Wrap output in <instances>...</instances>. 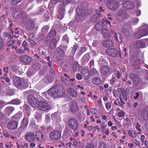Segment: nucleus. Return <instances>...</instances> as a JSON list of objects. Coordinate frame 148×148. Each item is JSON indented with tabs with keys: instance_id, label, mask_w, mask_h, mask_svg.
I'll use <instances>...</instances> for the list:
<instances>
[{
	"instance_id": "nucleus-1",
	"label": "nucleus",
	"mask_w": 148,
	"mask_h": 148,
	"mask_svg": "<svg viewBox=\"0 0 148 148\" xmlns=\"http://www.w3.org/2000/svg\"><path fill=\"white\" fill-rule=\"evenodd\" d=\"M148 35V25L143 24L140 28L139 30L135 33V36L136 38L140 39L142 37Z\"/></svg>"
},
{
	"instance_id": "nucleus-2",
	"label": "nucleus",
	"mask_w": 148,
	"mask_h": 148,
	"mask_svg": "<svg viewBox=\"0 0 148 148\" xmlns=\"http://www.w3.org/2000/svg\"><path fill=\"white\" fill-rule=\"evenodd\" d=\"M50 88L52 92L51 96L54 98H57L62 96L65 92L63 87L62 86L59 87L51 88Z\"/></svg>"
},
{
	"instance_id": "nucleus-3",
	"label": "nucleus",
	"mask_w": 148,
	"mask_h": 148,
	"mask_svg": "<svg viewBox=\"0 0 148 148\" xmlns=\"http://www.w3.org/2000/svg\"><path fill=\"white\" fill-rule=\"evenodd\" d=\"M13 80L14 85L17 87L23 88L26 86V84L21 78L14 76L13 77Z\"/></svg>"
},
{
	"instance_id": "nucleus-4",
	"label": "nucleus",
	"mask_w": 148,
	"mask_h": 148,
	"mask_svg": "<svg viewBox=\"0 0 148 148\" xmlns=\"http://www.w3.org/2000/svg\"><path fill=\"white\" fill-rule=\"evenodd\" d=\"M106 5L110 9L114 10L117 8L119 3L115 0H109L107 3Z\"/></svg>"
},
{
	"instance_id": "nucleus-5",
	"label": "nucleus",
	"mask_w": 148,
	"mask_h": 148,
	"mask_svg": "<svg viewBox=\"0 0 148 148\" xmlns=\"http://www.w3.org/2000/svg\"><path fill=\"white\" fill-rule=\"evenodd\" d=\"M27 100L30 104L34 107H38L39 101L32 95H29L27 97Z\"/></svg>"
},
{
	"instance_id": "nucleus-6",
	"label": "nucleus",
	"mask_w": 148,
	"mask_h": 148,
	"mask_svg": "<svg viewBox=\"0 0 148 148\" xmlns=\"http://www.w3.org/2000/svg\"><path fill=\"white\" fill-rule=\"evenodd\" d=\"M38 107L40 110L43 111L49 110L51 108L49 104L48 103L43 101L39 102Z\"/></svg>"
},
{
	"instance_id": "nucleus-7",
	"label": "nucleus",
	"mask_w": 148,
	"mask_h": 148,
	"mask_svg": "<svg viewBox=\"0 0 148 148\" xmlns=\"http://www.w3.org/2000/svg\"><path fill=\"white\" fill-rule=\"evenodd\" d=\"M128 17L129 15L127 12L122 10H119L117 14V18L120 21H122Z\"/></svg>"
},
{
	"instance_id": "nucleus-8",
	"label": "nucleus",
	"mask_w": 148,
	"mask_h": 148,
	"mask_svg": "<svg viewBox=\"0 0 148 148\" xmlns=\"http://www.w3.org/2000/svg\"><path fill=\"white\" fill-rule=\"evenodd\" d=\"M69 127L73 130H76L78 126V123L77 120L74 118L69 119L68 121Z\"/></svg>"
},
{
	"instance_id": "nucleus-9",
	"label": "nucleus",
	"mask_w": 148,
	"mask_h": 148,
	"mask_svg": "<svg viewBox=\"0 0 148 148\" xmlns=\"http://www.w3.org/2000/svg\"><path fill=\"white\" fill-rule=\"evenodd\" d=\"M130 78L132 81L133 84L135 86L138 85L140 82V79L138 76L132 73H130Z\"/></svg>"
},
{
	"instance_id": "nucleus-10",
	"label": "nucleus",
	"mask_w": 148,
	"mask_h": 148,
	"mask_svg": "<svg viewBox=\"0 0 148 148\" xmlns=\"http://www.w3.org/2000/svg\"><path fill=\"white\" fill-rule=\"evenodd\" d=\"M24 137L25 140L29 142H33L36 140L35 135L32 132H27L25 135Z\"/></svg>"
},
{
	"instance_id": "nucleus-11",
	"label": "nucleus",
	"mask_w": 148,
	"mask_h": 148,
	"mask_svg": "<svg viewBox=\"0 0 148 148\" xmlns=\"http://www.w3.org/2000/svg\"><path fill=\"white\" fill-rule=\"evenodd\" d=\"M121 28L122 31L125 35L128 36L130 34L131 26L129 23L124 24V25L121 27Z\"/></svg>"
},
{
	"instance_id": "nucleus-12",
	"label": "nucleus",
	"mask_w": 148,
	"mask_h": 148,
	"mask_svg": "<svg viewBox=\"0 0 148 148\" xmlns=\"http://www.w3.org/2000/svg\"><path fill=\"white\" fill-rule=\"evenodd\" d=\"M139 119L141 120H147L148 119V107L145 108L139 115Z\"/></svg>"
},
{
	"instance_id": "nucleus-13",
	"label": "nucleus",
	"mask_w": 148,
	"mask_h": 148,
	"mask_svg": "<svg viewBox=\"0 0 148 148\" xmlns=\"http://www.w3.org/2000/svg\"><path fill=\"white\" fill-rule=\"evenodd\" d=\"M61 136V133L57 130H55L51 132L49 134L50 138L53 140H58L60 138Z\"/></svg>"
},
{
	"instance_id": "nucleus-14",
	"label": "nucleus",
	"mask_w": 148,
	"mask_h": 148,
	"mask_svg": "<svg viewBox=\"0 0 148 148\" xmlns=\"http://www.w3.org/2000/svg\"><path fill=\"white\" fill-rule=\"evenodd\" d=\"M135 4L132 1H127L123 4V7L127 10L133 9L135 7Z\"/></svg>"
},
{
	"instance_id": "nucleus-15",
	"label": "nucleus",
	"mask_w": 148,
	"mask_h": 148,
	"mask_svg": "<svg viewBox=\"0 0 148 148\" xmlns=\"http://www.w3.org/2000/svg\"><path fill=\"white\" fill-rule=\"evenodd\" d=\"M69 107L71 110L73 112L77 111L79 109L77 102L74 101L70 102Z\"/></svg>"
},
{
	"instance_id": "nucleus-16",
	"label": "nucleus",
	"mask_w": 148,
	"mask_h": 148,
	"mask_svg": "<svg viewBox=\"0 0 148 148\" xmlns=\"http://www.w3.org/2000/svg\"><path fill=\"white\" fill-rule=\"evenodd\" d=\"M20 61L26 64H29L31 62V57L27 55H23L20 57Z\"/></svg>"
},
{
	"instance_id": "nucleus-17",
	"label": "nucleus",
	"mask_w": 148,
	"mask_h": 148,
	"mask_svg": "<svg viewBox=\"0 0 148 148\" xmlns=\"http://www.w3.org/2000/svg\"><path fill=\"white\" fill-rule=\"evenodd\" d=\"M18 122L15 121H12L9 122L7 124L8 128L10 130H14L18 126Z\"/></svg>"
},
{
	"instance_id": "nucleus-18",
	"label": "nucleus",
	"mask_w": 148,
	"mask_h": 148,
	"mask_svg": "<svg viewBox=\"0 0 148 148\" xmlns=\"http://www.w3.org/2000/svg\"><path fill=\"white\" fill-rule=\"evenodd\" d=\"M106 52L108 55L113 57H116L118 55L117 50L113 48L107 49Z\"/></svg>"
},
{
	"instance_id": "nucleus-19",
	"label": "nucleus",
	"mask_w": 148,
	"mask_h": 148,
	"mask_svg": "<svg viewBox=\"0 0 148 148\" xmlns=\"http://www.w3.org/2000/svg\"><path fill=\"white\" fill-rule=\"evenodd\" d=\"M58 12L59 13L58 15V18L60 19H62L64 17V9L63 5L60 7Z\"/></svg>"
},
{
	"instance_id": "nucleus-20",
	"label": "nucleus",
	"mask_w": 148,
	"mask_h": 148,
	"mask_svg": "<svg viewBox=\"0 0 148 148\" xmlns=\"http://www.w3.org/2000/svg\"><path fill=\"white\" fill-rule=\"evenodd\" d=\"M134 45L137 47L143 48L146 47V43L143 41L139 40L135 42Z\"/></svg>"
},
{
	"instance_id": "nucleus-21",
	"label": "nucleus",
	"mask_w": 148,
	"mask_h": 148,
	"mask_svg": "<svg viewBox=\"0 0 148 148\" xmlns=\"http://www.w3.org/2000/svg\"><path fill=\"white\" fill-rule=\"evenodd\" d=\"M67 91L68 93L72 97H75L77 95V91L72 88H69L67 89Z\"/></svg>"
},
{
	"instance_id": "nucleus-22",
	"label": "nucleus",
	"mask_w": 148,
	"mask_h": 148,
	"mask_svg": "<svg viewBox=\"0 0 148 148\" xmlns=\"http://www.w3.org/2000/svg\"><path fill=\"white\" fill-rule=\"evenodd\" d=\"M37 141L42 142L43 141L44 135L40 132H38L36 133L35 135V138Z\"/></svg>"
},
{
	"instance_id": "nucleus-23",
	"label": "nucleus",
	"mask_w": 148,
	"mask_h": 148,
	"mask_svg": "<svg viewBox=\"0 0 148 148\" xmlns=\"http://www.w3.org/2000/svg\"><path fill=\"white\" fill-rule=\"evenodd\" d=\"M28 119L26 118H24L22 120L21 123V126L18 128V130H21V128H24L26 127L28 125Z\"/></svg>"
},
{
	"instance_id": "nucleus-24",
	"label": "nucleus",
	"mask_w": 148,
	"mask_h": 148,
	"mask_svg": "<svg viewBox=\"0 0 148 148\" xmlns=\"http://www.w3.org/2000/svg\"><path fill=\"white\" fill-rule=\"evenodd\" d=\"M109 70V69L108 66H104L101 67L100 72L101 75H105L108 73Z\"/></svg>"
},
{
	"instance_id": "nucleus-25",
	"label": "nucleus",
	"mask_w": 148,
	"mask_h": 148,
	"mask_svg": "<svg viewBox=\"0 0 148 148\" xmlns=\"http://www.w3.org/2000/svg\"><path fill=\"white\" fill-rule=\"evenodd\" d=\"M102 82L101 78L97 77H94L92 81V82L93 84L97 85L100 84Z\"/></svg>"
},
{
	"instance_id": "nucleus-26",
	"label": "nucleus",
	"mask_w": 148,
	"mask_h": 148,
	"mask_svg": "<svg viewBox=\"0 0 148 148\" xmlns=\"http://www.w3.org/2000/svg\"><path fill=\"white\" fill-rule=\"evenodd\" d=\"M103 45L106 47H111L113 46V43L111 40H108L103 41Z\"/></svg>"
},
{
	"instance_id": "nucleus-27",
	"label": "nucleus",
	"mask_w": 148,
	"mask_h": 148,
	"mask_svg": "<svg viewBox=\"0 0 148 148\" xmlns=\"http://www.w3.org/2000/svg\"><path fill=\"white\" fill-rule=\"evenodd\" d=\"M57 41L56 39H52L50 42L49 47L51 49H54L56 47Z\"/></svg>"
},
{
	"instance_id": "nucleus-28",
	"label": "nucleus",
	"mask_w": 148,
	"mask_h": 148,
	"mask_svg": "<svg viewBox=\"0 0 148 148\" xmlns=\"http://www.w3.org/2000/svg\"><path fill=\"white\" fill-rule=\"evenodd\" d=\"M52 92L51 91V88L49 89L47 91L42 94L43 97L44 98L48 99L50 98V96H51Z\"/></svg>"
},
{
	"instance_id": "nucleus-29",
	"label": "nucleus",
	"mask_w": 148,
	"mask_h": 148,
	"mask_svg": "<svg viewBox=\"0 0 148 148\" xmlns=\"http://www.w3.org/2000/svg\"><path fill=\"white\" fill-rule=\"evenodd\" d=\"M56 32L55 30L53 29H51L50 31L49 34L47 36V38L49 40L54 37L56 35Z\"/></svg>"
},
{
	"instance_id": "nucleus-30",
	"label": "nucleus",
	"mask_w": 148,
	"mask_h": 148,
	"mask_svg": "<svg viewBox=\"0 0 148 148\" xmlns=\"http://www.w3.org/2000/svg\"><path fill=\"white\" fill-rule=\"evenodd\" d=\"M81 74L85 77H88L89 75L88 70L86 68H83L81 71Z\"/></svg>"
},
{
	"instance_id": "nucleus-31",
	"label": "nucleus",
	"mask_w": 148,
	"mask_h": 148,
	"mask_svg": "<svg viewBox=\"0 0 148 148\" xmlns=\"http://www.w3.org/2000/svg\"><path fill=\"white\" fill-rule=\"evenodd\" d=\"M34 27V24L32 21H29L27 23L26 28L27 30H31L33 29Z\"/></svg>"
},
{
	"instance_id": "nucleus-32",
	"label": "nucleus",
	"mask_w": 148,
	"mask_h": 148,
	"mask_svg": "<svg viewBox=\"0 0 148 148\" xmlns=\"http://www.w3.org/2000/svg\"><path fill=\"white\" fill-rule=\"evenodd\" d=\"M102 34L105 37H108L109 36L110 32L106 28L104 29L102 32Z\"/></svg>"
},
{
	"instance_id": "nucleus-33",
	"label": "nucleus",
	"mask_w": 148,
	"mask_h": 148,
	"mask_svg": "<svg viewBox=\"0 0 148 148\" xmlns=\"http://www.w3.org/2000/svg\"><path fill=\"white\" fill-rule=\"evenodd\" d=\"M99 73L98 71L94 68H92L91 69L89 72V74L91 76H94L96 75H98Z\"/></svg>"
},
{
	"instance_id": "nucleus-34",
	"label": "nucleus",
	"mask_w": 148,
	"mask_h": 148,
	"mask_svg": "<svg viewBox=\"0 0 148 148\" xmlns=\"http://www.w3.org/2000/svg\"><path fill=\"white\" fill-rule=\"evenodd\" d=\"M14 110V107L10 106L6 108L5 111L7 114H9L12 112Z\"/></svg>"
},
{
	"instance_id": "nucleus-35",
	"label": "nucleus",
	"mask_w": 148,
	"mask_h": 148,
	"mask_svg": "<svg viewBox=\"0 0 148 148\" xmlns=\"http://www.w3.org/2000/svg\"><path fill=\"white\" fill-rule=\"evenodd\" d=\"M114 36L116 41H118L119 42H121L122 41L121 37V35L119 33H115Z\"/></svg>"
},
{
	"instance_id": "nucleus-36",
	"label": "nucleus",
	"mask_w": 148,
	"mask_h": 148,
	"mask_svg": "<svg viewBox=\"0 0 148 148\" xmlns=\"http://www.w3.org/2000/svg\"><path fill=\"white\" fill-rule=\"evenodd\" d=\"M103 27V25L102 22H99L95 26V29L97 30H101Z\"/></svg>"
},
{
	"instance_id": "nucleus-37",
	"label": "nucleus",
	"mask_w": 148,
	"mask_h": 148,
	"mask_svg": "<svg viewBox=\"0 0 148 148\" xmlns=\"http://www.w3.org/2000/svg\"><path fill=\"white\" fill-rule=\"evenodd\" d=\"M128 134L130 136L134 138H136L137 136V134L132 130H128Z\"/></svg>"
},
{
	"instance_id": "nucleus-38",
	"label": "nucleus",
	"mask_w": 148,
	"mask_h": 148,
	"mask_svg": "<svg viewBox=\"0 0 148 148\" xmlns=\"http://www.w3.org/2000/svg\"><path fill=\"white\" fill-rule=\"evenodd\" d=\"M23 108L24 111L25 112H27L29 114L31 111V109L29 106L26 104H25L23 106Z\"/></svg>"
},
{
	"instance_id": "nucleus-39",
	"label": "nucleus",
	"mask_w": 148,
	"mask_h": 148,
	"mask_svg": "<svg viewBox=\"0 0 148 148\" xmlns=\"http://www.w3.org/2000/svg\"><path fill=\"white\" fill-rule=\"evenodd\" d=\"M59 117V114L57 112H55L51 114V117L54 120L58 119Z\"/></svg>"
},
{
	"instance_id": "nucleus-40",
	"label": "nucleus",
	"mask_w": 148,
	"mask_h": 148,
	"mask_svg": "<svg viewBox=\"0 0 148 148\" xmlns=\"http://www.w3.org/2000/svg\"><path fill=\"white\" fill-rule=\"evenodd\" d=\"M78 48V46L77 45H75L72 49L71 51V55L73 56L75 53L76 50Z\"/></svg>"
},
{
	"instance_id": "nucleus-41",
	"label": "nucleus",
	"mask_w": 148,
	"mask_h": 148,
	"mask_svg": "<svg viewBox=\"0 0 148 148\" xmlns=\"http://www.w3.org/2000/svg\"><path fill=\"white\" fill-rule=\"evenodd\" d=\"M90 59V57L88 54H85L82 58L83 61L85 62H88Z\"/></svg>"
},
{
	"instance_id": "nucleus-42",
	"label": "nucleus",
	"mask_w": 148,
	"mask_h": 148,
	"mask_svg": "<svg viewBox=\"0 0 148 148\" xmlns=\"http://www.w3.org/2000/svg\"><path fill=\"white\" fill-rule=\"evenodd\" d=\"M22 116V113L21 112H19L13 116L14 119H18L21 117Z\"/></svg>"
},
{
	"instance_id": "nucleus-43",
	"label": "nucleus",
	"mask_w": 148,
	"mask_h": 148,
	"mask_svg": "<svg viewBox=\"0 0 148 148\" xmlns=\"http://www.w3.org/2000/svg\"><path fill=\"white\" fill-rule=\"evenodd\" d=\"M84 15L82 14H80L79 15H77L75 17L76 19L78 21H80L84 18Z\"/></svg>"
},
{
	"instance_id": "nucleus-44",
	"label": "nucleus",
	"mask_w": 148,
	"mask_h": 148,
	"mask_svg": "<svg viewBox=\"0 0 148 148\" xmlns=\"http://www.w3.org/2000/svg\"><path fill=\"white\" fill-rule=\"evenodd\" d=\"M57 52L59 54H60L61 57H63L64 56L65 54L64 53L63 50H62L61 49L58 48L57 49Z\"/></svg>"
},
{
	"instance_id": "nucleus-45",
	"label": "nucleus",
	"mask_w": 148,
	"mask_h": 148,
	"mask_svg": "<svg viewBox=\"0 0 148 148\" xmlns=\"http://www.w3.org/2000/svg\"><path fill=\"white\" fill-rule=\"evenodd\" d=\"M140 125L139 124V123H137L136 124V129L138 131L137 132L138 134H141V130L140 129Z\"/></svg>"
},
{
	"instance_id": "nucleus-46",
	"label": "nucleus",
	"mask_w": 148,
	"mask_h": 148,
	"mask_svg": "<svg viewBox=\"0 0 148 148\" xmlns=\"http://www.w3.org/2000/svg\"><path fill=\"white\" fill-rule=\"evenodd\" d=\"M99 17L96 15H93L90 18L91 21L93 22H94L97 21Z\"/></svg>"
},
{
	"instance_id": "nucleus-47",
	"label": "nucleus",
	"mask_w": 148,
	"mask_h": 148,
	"mask_svg": "<svg viewBox=\"0 0 148 148\" xmlns=\"http://www.w3.org/2000/svg\"><path fill=\"white\" fill-rule=\"evenodd\" d=\"M12 71L15 73H17L18 71V67L16 65H13L12 67Z\"/></svg>"
},
{
	"instance_id": "nucleus-48",
	"label": "nucleus",
	"mask_w": 148,
	"mask_h": 148,
	"mask_svg": "<svg viewBox=\"0 0 148 148\" xmlns=\"http://www.w3.org/2000/svg\"><path fill=\"white\" fill-rule=\"evenodd\" d=\"M117 91L120 94V96H121V94L125 93L126 91L124 89L122 88H119L118 89Z\"/></svg>"
},
{
	"instance_id": "nucleus-49",
	"label": "nucleus",
	"mask_w": 148,
	"mask_h": 148,
	"mask_svg": "<svg viewBox=\"0 0 148 148\" xmlns=\"http://www.w3.org/2000/svg\"><path fill=\"white\" fill-rule=\"evenodd\" d=\"M106 126L107 125H105V123H102L101 124L100 127L102 132H104Z\"/></svg>"
},
{
	"instance_id": "nucleus-50",
	"label": "nucleus",
	"mask_w": 148,
	"mask_h": 148,
	"mask_svg": "<svg viewBox=\"0 0 148 148\" xmlns=\"http://www.w3.org/2000/svg\"><path fill=\"white\" fill-rule=\"evenodd\" d=\"M103 21L105 25H109L110 27L111 23L106 18L103 19Z\"/></svg>"
},
{
	"instance_id": "nucleus-51",
	"label": "nucleus",
	"mask_w": 148,
	"mask_h": 148,
	"mask_svg": "<svg viewBox=\"0 0 148 148\" xmlns=\"http://www.w3.org/2000/svg\"><path fill=\"white\" fill-rule=\"evenodd\" d=\"M125 113L122 110H121L118 113V116L119 117H122L124 116Z\"/></svg>"
},
{
	"instance_id": "nucleus-52",
	"label": "nucleus",
	"mask_w": 148,
	"mask_h": 148,
	"mask_svg": "<svg viewBox=\"0 0 148 148\" xmlns=\"http://www.w3.org/2000/svg\"><path fill=\"white\" fill-rule=\"evenodd\" d=\"M119 99L120 100V101L119 102V105L120 106H122H122L123 105L125 104V102L123 100L122 96H120Z\"/></svg>"
},
{
	"instance_id": "nucleus-53",
	"label": "nucleus",
	"mask_w": 148,
	"mask_h": 148,
	"mask_svg": "<svg viewBox=\"0 0 148 148\" xmlns=\"http://www.w3.org/2000/svg\"><path fill=\"white\" fill-rule=\"evenodd\" d=\"M86 148H94V146L92 143H89L87 144Z\"/></svg>"
},
{
	"instance_id": "nucleus-54",
	"label": "nucleus",
	"mask_w": 148,
	"mask_h": 148,
	"mask_svg": "<svg viewBox=\"0 0 148 148\" xmlns=\"http://www.w3.org/2000/svg\"><path fill=\"white\" fill-rule=\"evenodd\" d=\"M35 118L38 120H40L41 118V114L40 113L37 112L35 115Z\"/></svg>"
},
{
	"instance_id": "nucleus-55",
	"label": "nucleus",
	"mask_w": 148,
	"mask_h": 148,
	"mask_svg": "<svg viewBox=\"0 0 148 148\" xmlns=\"http://www.w3.org/2000/svg\"><path fill=\"white\" fill-rule=\"evenodd\" d=\"M21 0H12L11 3L12 5H15L21 2Z\"/></svg>"
},
{
	"instance_id": "nucleus-56",
	"label": "nucleus",
	"mask_w": 148,
	"mask_h": 148,
	"mask_svg": "<svg viewBox=\"0 0 148 148\" xmlns=\"http://www.w3.org/2000/svg\"><path fill=\"white\" fill-rule=\"evenodd\" d=\"M17 53L19 54H23L25 52L23 50L21 49H18L16 51Z\"/></svg>"
},
{
	"instance_id": "nucleus-57",
	"label": "nucleus",
	"mask_w": 148,
	"mask_h": 148,
	"mask_svg": "<svg viewBox=\"0 0 148 148\" xmlns=\"http://www.w3.org/2000/svg\"><path fill=\"white\" fill-rule=\"evenodd\" d=\"M90 112L93 114H96L98 112V110L94 108L90 109Z\"/></svg>"
},
{
	"instance_id": "nucleus-58",
	"label": "nucleus",
	"mask_w": 148,
	"mask_h": 148,
	"mask_svg": "<svg viewBox=\"0 0 148 148\" xmlns=\"http://www.w3.org/2000/svg\"><path fill=\"white\" fill-rule=\"evenodd\" d=\"M106 107L107 110H109L111 108V103L109 102L106 103Z\"/></svg>"
},
{
	"instance_id": "nucleus-59",
	"label": "nucleus",
	"mask_w": 148,
	"mask_h": 148,
	"mask_svg": "<svg viewBox=\"0 0 148 148\" xmlns=\"http://www.w3.org/2000/svg\"><path fill=\"white\" fill-rule=\"evenodd\" d=\"M132 141L137 147H140L139 142L136 139H132Z\"/></svg>"
},
{
	"instance_id": "nucleus-60",
	"label": "nucleus",
	"mask_w": 148,
	"mask_h": 148,
	"mask_svg": "<svg viewBox=\"0 0 148 148\" xmlns=\"http://www.w3.org/2000/svg\"><path fill=\"white\" fill-rule=\"evenodd\" d=\"M122 96L123 99L125 101H127V96L126 92L124 93L121 94V96Z\"/></svg>"
},
{
	"instance_id": "nucleus-61",
	"label": "nucleus",
	"mask_w": 148,
	"mask_h": 148,
	"mask_svg": "<svg viewBox=\"0 0 148 148\" xmlns=\"http://www.w3.org/2000/svg\"><path fill=\"white\" fill-rule=\"evenodd\" d=\"M139 21V19L137 18H134L132 19V22L133 23H136Z\"/></svg>"
},
{
	"instance_id": "nucleus-62",
	"label": "nucleus",
	"mask_w": 148,
	"mask_h": 148,
	"mask_svg": "<svg viewBox=\"0 0 148 148\" xmlns=\"http://www.w3.org/2000/svg\"><path fill=\"white\" fill-rule=\"evenodd\" d=\"M106 145L104 143H100V145L99 148H106Z\"/></svg>"
},
{
	"instance_id": "nucleus-63",
	"label": "nucleus",
	"mask_w": 148,
	"mask_h": 148,
	"mask_svg": "<svg viewBox=\"0 0 148 148\" xmlns=\"http://www.w3.org/2000/svg\"><path fill=\"white\" fill-rule=\"evenodd\" d=\"M12 102L14 103V104L18 105L20 103V101L17 99H14L12 100Z\"/></svg>"
},
{
	"instance_id": "nucleus-64",
	"label": "nucleus",
	"mask_w": 148,
	"mask_h": 148,
	"mask_svg": "<svg viewBox=\"0 0 148 148\" xmlns=\"http://www.w3.org/2000/svg\"><path fill=\"white\" fill-rule=\"evenodd\" d=\"M14 43V41L13 40H10L7 42V44L8 47L12 45Z\"/></svg>"
}]
</instances>
